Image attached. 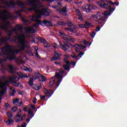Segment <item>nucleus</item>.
Instances as JSON below:
<instances>
[{
	"label": "nucleus",
	"mask_w": 127,
	"mask_h": 127,
	"mask_svg": "<svg viewBox=\"0 0 127 127\" xmlns=\"http://www.w3.org/2000/svg\"><path fill=\"white\" fill-rule=\"evenodd\" d=\"M13 46L12 45H6L4 47L1 48V51L2 52L3 59L0 58V64H2L3 62L9 60V61H12V60H15L16 59V54H18L20 52L19 50H13Z\"/></svg>",
	"instance_id": "1"
},
{
	"label": "nucleus",
	"mask_w": 127,
	"mask_h": 127,
	"mask_svg": "<svg viewBox=\"0 0 127 127\" xmlns=\"http://www.w3.org/2000/svg\"><path fill=\"white\" fill-rule=\"evenodd\" d=\"M13 16L12 14L9 13V12L7 10H4L2 13H0V18L5 23V24L0 26V28L3 30H6L8 28V26H10V23L6 20L11 18Z\"/></svg>",
	"instance_id": "2"
},
{
	"label": "nucleus",
	"mask_w": 127,
	"mask_h": 127,
	"mask_svg": "<svg viewBox=\"0 0 127 127\" xmlns=\"http://www.w3.org/2000/svg\"><path fill=\"white\" fill-rule=\"evenodd\" d=\"M109 11H106L104 12L98 11L96 12V14H93L91 16L92 18H96V19H99V20H105L106 18L108 17V16L111 15V12H113L115 10V8H108Z\"/></svg>",
	"instance_id": "3"
},
{
	"label": "nucleus",
	"mask_w": 127,
	"mask_h": 127,
	"mask_svg": "<svg viewBox=\"0 0 127 127\" xmlns=\"http://www.w3.org/2000/svg\"><path fill=\"white\" fill-rule=\"evenodd\" d=\"M17 40L19 41L20 45L18 46L19 48L22 51H24L26 47V41L25 40V35L24 34H20L17 36Z\"/></svg>",
	"instance_id": "4"
},
{
	"label": "nucleus",
	"mask_w": 127,
	"mask_h": 127,
	"mask_svg": "<svg viewBox=\"0 0 127 127\" xmlns=\"http://www.w3.org/2000/svg\"><path fill=\"white\" fill-rule=\"evenodd\" d=\"M31 20H32V21H37L40 25H42V24L44 23L46 26H48V27H49V26H53V24H52V22H51V21H49L47 19L44 20L43 22L40 20H36V16H32Z\"/></svg>",
	"instance_id": "5"
},
{
	"label": "nucleus",
	"mask_w": 127,
	"mask_h": 127,
	"mask_svg": "<svg viewBox=\"0 0 127 127\" xmlns=\"http://www.w3.org/2000/svg\"><path fill=\"white\" fill-rule=\"evenodd\" d=\"M39 2V0H28V4L29 5H31L32 7L28 8V10H29V11L36 10Z\"/></svg>",
	"instance_id": "6"
},
{
	"label": "nucleus",
	"mask_w": 127,
	"mask_h": 127,
	"mask_svg": "<svg viewBox=\"0 0 127 127\" xmlns=\"http://www.w3.org/2000/svg\"><path fill=\"white\" fill-rule=\"evenodd\" d=\"M18 80H19V78L15 76L14 77H10L8 80L5 82V84H9L10 82V83H12V85L15 86V87H20V85H21V84L19 82L17 83V81H18Z\"/></svg>",
	"instance_id": "7"
},
{
	"label": "nucleus",
	"mask_w": 127,
	"mask_h": 127,
	"mask_svg": "<svg viewBox=\"0 0 127 127\" xmlns=\"http://www.w3.org/2000/svg\"><path fill=\"white\" fill-rule=\"evenodd\" d=\"M76 49L75 50V51L76 53H78L77 55L76 54L73 53L72 55H70V57H72L74 60H76V61H78L80 60V58H82V56L84 55V53L82 52H80V50H81L80 49H78V48H76Z\"/></svg>",
	"instance_id": "8"
},
{
	"label": "nucleus",
	"mask_w": 127,
	"mask_h": 127,
	"mask_svg": "<svg viewBox=\"0 0 127 127\" xmlns=\"http://www.w3.org/2000/svg\"><path fill=\"white\" fill-rule=\"evenodd\" d=\"M83 11H85V12H87V13H89L92 9H94L95 10H97V9H99V8L95 5H92V4H87L85 5L84 6L82 7Z\"/></svg>",
	"instance_id": "9"
},
{
	"label": "nucleus",
	"mask_w": 127,
	"mask_h": 127,
	"mask_svg": "<svg viewBox=\"0 0 127 127\" xmlns=\"http://www.w3.org/2000/svg\"><path fill=\"white\" fill-rule=\"evenodd\" d=\"M50 12H51V10L48 7L44 8L39 10L40 15H43L44 16H49Z\"/></svg>",
	"instance_id": "10"
},
{
	"label": "nucleus",
	"mask_w": 127,
	"mask_h": 127,
	"mask_svg": "<svg viewBox=\"0 0 127 127\" xmlns=\"http://www.w3.org/2000/svg\"><path fill=\"white\" fill-rule=\"evenodd\" d=\"M7 41H10V42H14L16 43V39H13L11 40V37H2L0 39V45H3L4 42H7Z\"/></svg>",
	"instance_id": "11"
},
{
	"label": "nucleus",
	"mask_w": 127,
	"mask_h": 127,
	"mask_svg": "<svg viewBox=\"0 0 127 127\" xmlns=\"http://www.w3.org/2000/svg\"><path fill=\"white\" fill-rule=\"evenodd\" d=\"M66 75L67 74H66L65 75L63 76V75L58 73V72H56L55 77L57 78V79H58L56 84L57 88H58V87H59L60 83L62 82L63 78H64V77H65V76H66Z\"/></svg>",
	"instance_id": "12"
},
{
	"label": "nucleus",
	"mask_w": 127,
	"mask_h": 127,
	"mask_svg": "<svg viewBox=\"0 0 127 127\" xmlns=\"http://www.w3.org/2000/svg\"><path fill=\"white\" fill-rule=\"evenodd\" d=\"M98 5H99V6L101 7L102 8H111V7H112V6H111V5H109L108 3H101V2H97Z\"/></svg>",
	"instance_id": "13"
},
{
	"label": "nucleus",
	"mask_w": 127,
	"mask_h": 127,
	"mask_svg": "<svg viewBox=\"0 0 127 127\" xmlns=\"http://www.w3.org/2000/svg\"><path fill=\"white\" fill-rule=\"evenodd\" d=\"M60 47H61V49L64 50V51H66L70 48L69 45L66 44V43H64V44L60 42Z\"/></svg>",
	"instance_id": "14"
},
{
	"label": "nucleus",
	"mask_w": 127,
	"mask_h": 127,
	"mask_svg": "<svg viewBox=\"0 0 127 127\" xmlns=\"http://www.w3.org/2000/svg\"><path fill=\"white\" fill-rule=\"evenodd\" d=\"M32 88L34 89V90H36V91H39V90H40V89H41L42 87L41 86V84H37L36 85L34 84Z\"/></svg>",
	"instance_id": "15"
},
{
	"label": "nucleus",
	"mask_w": 127,
	"mask_h": 127,
	"mask_svg": "<svg viewBox=\"0 0 127 127\" xmlns=\"http://www.w3.org/2000/svg\"><path fill=\"white\" fill-rule=\"evenodd\" d=\"M74 47L75 48H78L79 49L82 50V49H85V48H86V47H87V46H83V45L75 44L74 45Z\"/></svg>",
	"instance_id": "16"
},
{
	"label": "nucleus",
	"mask_w": 127,
	"mask_h": 127,
	"mask_svg": "<svg viewBox=\"0 0 127 127\" xmlns=\"http://www.w3.org/2000/svg\"><path fill=\"white\" fill-rule=\"evenodd\" d=\"M5 86V84L2 83L1 85H0V88H1L3 90V89H4ZM5 93V90H3L2 91L0 90V94L2 96H3V95H4Z\"/></svg>",
	"instance_id": "17"
},
{
	"label": "nucleus",
	"mask_w": 127,
	"mask_h": 127,
	"mask_svg": "<svg viewBox=\"0 0 127 127\" xmlns=\"http://www.w3.org/2000/svg\"><path fill=\"white\" fill-rule=\"evenodd\" d=\"M54 93V91L52 90H47L46 92H45L46 96L47 97H51L52 95H53V93Z\"/></svg>",
	"instance_id": "18"
},
{
	"label": "nucleus",
	"mask_w": 127,
	"mask_h": 127,
	"mask_svg": "<svg viewBox=\"0 0 127 127\" xmlns=\"http://www.w3.org/2000/svg\"><path fill=\"white\" fill-rule=\"evenodd\" d=\"M17 3L19 7H20L22 9H24V8H25V7L24 6V3L22 2V1H18Z\"/></svg>",
	"instance_id": "19"
},
{
	"label": "nucleus",
	"mask_w": 127,
	"mask_h": 127,
	"mask_svg": "<svg viewBox=\"0 0 127 127\" xmlns=\"http://www.w3.org/2000/svg\"><path fill=\"white\" fill-rule=\"evenodd\" d=\"M5 4L6 5H7V6H8L9 7H12V6H14L15 3H14V2L13 1H10L9 3H8V2L6 1L5 3Z\"/></svg>",
	"instance_id": "20"
},
{
	"label": "nucleus",
	"mask_w": 127,
	"mask_h": 127,
	"mask_svg": "<svg viewBox=\"0 0 127 127\" xmlns=\"http://www.w3.org/2000/svg\"><path fill=\"white\" fill-rule=\"evenodd\" d=\"M98 20H96L97 22H98V24H101L100 26L101 27H103L104 26V24H105V22H103V20H100L99 19H97ZM104 21H107V18H105V20H104Z\"/></svg>",
	"instance_id": "21"
},
{
	"label": "nucleus",
	"mask_w": 127,
	"mask_h": 127,
	"mask_svg": "<svg viewBox=\"0 0 127 127\" xmlns=\"http://www.w3.org/2000/svg\"><path fill=\"white\" fill-rule=\"evenodd\" d=\"M39 80L40 82H45V81H46V77L44 75H40L39 76Z\"/></svg>",
	"instance_id": "22"
},
{
	"label": "nucleus",
	"mask_w": 127,
	"mask_h": 127,
	"mask_svg": "<svg viewBox=\"0 0 127 127\" xmlns=\"http://www.w3.org/2000/svg\"><path fill=\"white\" fill-rule=\"evenodd\" d=\"M18 75L20 79H23V78H28V76L26 75H24L22 72H18Z\"/></svg>",
	"instance_id": "23"
},
{
	"label": "nucleus",
	"mask_w": 127,
	"mask_h": 127,
	"mask_svg": "<svg viewBox=\"0 0 127 127\" xmlns=\"http://www.w3.org/2000/svg\"><path fill=\"white\" fill-rule=\"evenodd\" d=\"M84 25L85 26V28H89V27H90V26L91 27H92V26H94V25H93V24H92V23H90L87 21L85 22V24H84Z\"/></svg>",
	"instance_id": "24"
},
{
	"label": "nucleus",
	"mask_w": 127,
	"mask_h": 127,
	"mask_svg": "<svg viewBox=\"0 0 127 127\" xmlns=\"http://www.w3.org/2000/svg\"><path fill=\"white\" fill-rule=\"evenodd\" d=\"M63 39L64 40H68L70 41H72V40H73V39L71 38L70 36L67 35H65V37H63Z\"/></svg>",
	"instance_id": "25"
},
{
	"label": "nucleus",
	"mask_w": 127,
	"mask_h": 127,
	"mask_svg": "<svg viewBox=\"0 0 127 127\" xmlns=\"http://www.w3.org/2000/svg\"><path fill=\"white\" fill-rule=\"evenodd\" d=\"M63 68L64 69V70H66V71H70V65L68 64H63Z\"/></svg>",
	"instance_id": "26"
},
{
	"label": "nucleus",
	"mask_w": 127,
	"mask_h": 127,
	"mask_svg": "<svg viewBox=\"0 0 127 127\" xmlns=\"http://www.w3.org/2000/svg\"><path fill=\"white\" fill-rule=\"evenodd\" d=\"M9 68V72L11 73V74H13L14 73V71L13 70V65H10L8 66Z\"/></svg>",
	"instance_id": "27"
},
{
	"label": "nucleus",
	"mask_w": 127,
	"mask_h": 127,
	"mask_svg": "<svg viewBox=\"0 0 127 127\" xmlns=\"http://www.w3.org/2000/svg\"><path fill=\"white\" fill-rule=\"evenodd\" d=\"M38 40L39 41H40V42H41L42 43H43L44 44H46L47 41H46V40H45V39L41 38V37H39L38 38Z\"/></svg>",
	"instance_id": "28"
},
{
	"label": "nucleus",
	"mask_w": 127,
	"mask_h": 127,
	"mask_svg": "<svg viewBox=\"0 0 127 127\" xmlns=\"http://www.w3.org/2000/svg\"><path fill=\"white\" fill-rule=\"evenodd\" d=\"M28 114L29 116H31V117H30V118H31V119H32V118H33V117H34V114H33V112L32 111V110L30 109L28 111Z\"/></svg>",
	"instance_id": "29"
},
{
	"label": "nucleus",
	"mask_w": 127,
	"mask_h": 127,
	"mask_svg": "<svg viewBox=\"0 0 127 127\" xmlns=\"http://www.w3.org/2000/svg\"><path fill=\"white\" fill-rule=\"evenodd\" d=\"M5 32L7 35L8 36H9V37H10V36H11V35H12V34H13V33L12 32V31L9 30H6Z\"/></svg>",
	"instance_id": "30"
},
{
	"label": "nucleus",
	"mask_w": 127,
	"mask_h": 127,
	"mask_svg": "<svg viewBox=\"0 0 127 127\" xmlns=\"http://www.w3.org/2000/svg\"><path fill=\"white\" fill-rule=\"evenodd\" d=\"M33 81H34L33 78H31L28 82V83L29 84V86H30V87H33V86L34 85Z\"/></svg>",
	"instance_id": "31"
},
{
	"label": "nucleus",
	"mask_w": 127,
	"mask_h": 127,
	"mask_svg": "<svg viewBox=\"0 0 127 127\" xmlns=\"http://www.w3.org/2000/svg\"><path fill=\"white\" fill-rule=\"evenodd\" d=\"M31 31H33V33H35V32H36V31L33 28H30L26 30L27 33H30Z\"/></svg>",
	"instance_id": "32"
},
{
	"label": "nucleus",
	"mask_w": 127,
	"mask_h": 127,
	"mask_svg": "<svg viewBox=\"0 0 127 127\" xmlns=\"http://www.w3.org/2000/svg\"><path fill=\"white\" fill-rule=\"evenodd\" d=\"M59 11H60V12H64V13H66V12H67V8L66 6H64L63 8V9L59 10Z\"/></svg>",
	"instance_id": "33"
},
{
	"label": "nucleus",
	"mask_w": 127,
	"mask_h": 127,
	"mask_svg": "<svg viewBox=\"0 0 127 127\" xmlns=\"http://www.w3.org/2000/svg\"><path fill=\"white\" fill-rule=\"evenodd\" d=\"M60 57H55L54 56L53 58H51V61H55L56 60H60Z\"/></svg>",
	"instance_id": "34"
},
{
	"label": "nucleus",
	"mask_w": 127,
	"mask_h": 127,
	"mask_svg": "<svg viewBox=\"0 0 127 127\" xmlns=\"http://www.w3.org/2000/svg\"><path fill=\"white\" fill-rule=\"evenodd\" d=\"M54 56L56 57H60V56H61V54L59 53L57 51H55L54 54Z\"/></svg>",
	"instance_id": "35"
},
{
	"label": "nucleus",
	"mask_w": 127,
	"mask_h": 127,
	"mask_svg": "<svg viewBox=\"0 0 127 127\" xmlns=\"http://www.w3.org/2000/svg\"><path fill=\"white\" fill-rule=\"evenodd\" d=\"M54 84H55V80H53L52 81H50L49 82L50 87H51V88H52V87H53V85H54Z\"/></svg>",
	"instance_id": "36"
},
{
	"label": "nucleus",
	"mask_w": 127,
	"mask_h": 127,
	"mask_svg": "<svg viewBox=\"0 0 127 127\" xmlns=\"http://www.w3.org/2000/svg\"><path fill=\"white\" fill-rule=\"evenodd\" d=\"M19 103V99L16 98L15 100L13 101V105H16V104Z\"/></svg>",
	"instance_id": "37"
},
{
	"label": "nucleus",
	"mask_w": 127,
	"mask_h": 127,
	"mask_svg": "<svg viewBox=\"0 0 127 127\" xmlns=\"http://www.w3.org/2000/svg\"><path fill=\"white\" fill-rule=\"evenodd\" d=\"M43 0V1H47L49 3H52L53 1H58L59 0Z\"/></svg>",
	"instance_id": "38"
},
{
	"label": "nucleus",
	"mask_w": 127,
	"mask_h": 127,
	"mask_svg": "<svg viewBox=\"0 0 127 127\" xmlns=\"http://www.w3.org/2000/svg\"><path fill=\"white\" fill-rule=\"evenodd\" d=\"M7 116L8 117V118H9V119H11L12 118V114H11V112H10V111H8L7 113Z\"/></svg>",
	"instance_id": "39"
},
{
	"label": "nucleus",
	"mask_w": 127,
	"mask_h": 127,
	"mask_svg": "<svg viewBox=\"0 0 127 127\" xmlns=\"http://www.w3.org/2000/svg\"><path fill=\"white\" fill-rule=\"evenodd\" d=\"M44 47H45V48H50V47H51V45L50 43L47 42L44 45Z\"/></svg>",
	"instance_id": "40"
},
{
	"label": "nucleus",
	"mask_w": 127,
	"mask_h": 127,
	"mask_svg": "<svg viewBox=\"0 0 127 127\" xmlns=\"http://www.w3.org/2000/svg\"><path fill=\"white\" fill-rule=\"evenodd\" d=\"M12 113H15V112H16V111H17V107H16V106H14L12 108L11 110Z\"/></svg>",
	"instance_id": "41"
},
{
	"label": "nucleus",
	"mask_w": 127,
	"mask_h": 127,
	"mask_svg": "<svg viewBox=\"0 0 127 127\" xmlns=\"http://www.w3.org/2000/svg\"><path fill=\"white\" fill-rule=\"evenodd\" d=\"M14 122V120L12 119H8V121L6 122V124L7 125H10V124H12Z\"/></svg>",
	"instance_id": "42"
},
{
	"label": "nucleus",
	"mask_w": 127,
	"mask_h": 127,
	"mask_svg": "<svg viewBox=\"0 0 127 127\" xmlns=\"http://www.w3.org/2000/svg\"><path fill=\"white\" fill-rule=\"evenodd\" d=\"M58 24L59 25H62L63 26H65V25H66V24L63 21H58Z\"/></svg>",
	"instance_id": "43"
},
{
	"label": "nucleus",
	"mask_w": 127,
	"mask_h": 127,
	"mask_svg": "<svg viewBox=\"0 0 127 127\" xmlns=\"http://www.w3.org/2000/svg\"><path fill=\"white\" fill-rule=\"evenodd\" d=\"M106 2H107V3L108 4H110V5H114V4H116V2H113L112 1H110V0H107L106 1Z\"/></svg>",
	"instance_id": "44"
},
{
	"label": "nucleus",
	"mask_w": 127,
	"mask_h": 127,
	"mask_svg": "<svg viewBox=\"0 0 127 127\" xmlns=\"http://www.w3.org/2000/svg\"><path fill=\"white\" fill-rule=\"evenodd\" d=\"M65 41L64 42V43H65V44H67V45H68V46H71V45H72V44H71V43H70V41H69L68 40H65Z\"/></svg>",
	"instance_id": "45"
},
{
	"label": "nucleus",
	"mask_w": 127,
	"mask_h": 127,
	"mask_svg": "<svg viewBox=\"0 0 127 127\" xmlns=\"http://www.w3.org/2000/svg\"><path fill=\"white\" fill-rule=\"evenodd\" d=\"M46 97H47V95H45V96L40 95V98L41 101H44L45 100V98H46Z\"/></svg>",
	"instance_id": "46"
},
{
	"label": "nucleus",
	"mask_w": 127,
	"mask_h": 127,
	"mask_svg": "<svg viewBox=\"0 0 127 127\" xmlns=\"http://www.w3.org/2000/svg\"><path fill=\"white\" fill-rule=\"evenodd\" d=\"M24 71H28V72H32L33 70H32V69L31 68H29L27 67H25V68L24 69Z\"/></svg>",
	"instance_id": "47"
},
{
	"label": "nucleus",
	"mask_w": 127,
	"mask_h": 127,
	"mask_svg": "<svg viewBox=\"0 0 127 127\" xmlns=\"http://www.w3.org/2000/svg\"><path fill=\"white\" fill-rule=\"evenodd\" d=\"M10 29H12V30H11V31H12V32L13 33V32H16V31H17V29H16V28H15L14 27H10Z\"/></svg>",
	"instance_id": "48"
},
{
	"label": "nucleus",
	"mask_w": 127,
	"mask_h": 127,
	"mask_svg": "<svg viewBox=\"0 0 127 127\" xmlns=\"http://www.w3.org/2000/svg\"><path fill=\"white\" fill-rule=\"evenodd\" d=\"M95 35H96V33L94 32H91L90 33V36L91 37H92V38H94V37H95Z\"/></svg>",
	"instance_id": "49"
},
{
	"label": "nucleus",
	"mask_w": 127,
	"mask_h": 127,
	"mask_svg": "<svg viewBox=\"0 0 127 127\" xmlns=\"http://www.w3.org/2000/svg\"><path fill=\"white\" fill-rule=\"evenodd\" d=\"M76 12L78 16H82V14L81 13V12L80 11V10H79V9H76Z\"/></svg>",
	"instance_id": "50"
},
{
	"label": "nucleus",
	"mask_w": 127,
	"mask_h": 127,
	"mask_svg": "<svg viewBox=\"0 0 127 127\" xmlns=\"http://www.w3.org/2000/svg\"><path fill=\"white\" fill-rule=\"evenodd\" d=\"M59 34H60L61 36H63V37H65L66 36V34L62 32H59Z\"/></svg>",
	"instance_id": "51"
},
{
	"label": "nucleus",
	"mask_w": 127,
	"mask_h": 127,
	"mask_svg": "<svg viewBox=\"0 0 127 127\" xmlns=\"http://www.w3.org/2000/svg\"><path fill=\"white\" fill-rule=\"evenodd\" d=\"M79 27L80 28H86V27L85 26V24H81L79 25Z\"/></svg>",
	"instance_id": "52"
},
{
	"label": "nucleus",
	"mask_w": 127,
	"mask_h": 127,
	"mask_svg": "<svg viewBox=\"0 0 127 127\" xmlns=\"http://www.w3.org/2000/svg\"><path fill=\"white\" fill-rule=\"evenodd\" d=\"M15 92H16V91L15 90V89H13V90H12V93L10 94V96H14V94H15Z\"/></svg>",
	"instance_id": "53"
},
{
	"label": "nucleus",
	"mask_w": 127,
	"mask_h": 127,
	"mask_svg": "<svg viewBox=\"0 0 127 127\" xmlns=\"http://www.w3.org/2000/svg\"><path fill=\"white\" fill-rule=\"evenodd\" d=\"M101 26L100 27L99 26H98L95 29V30H96V31H100V30H101Z\"/></svg>",
	"instance_id": "54"
},
{
	"label": "nucleus",
	"mask_w": 127,
	"mask_h": 127,
	"mask_svg": "<svg viewBox=\"0 0 127 127\" xmlns=\"http://www.w3.org/2000/svg\"><path fill=\"white\" fill-rule=\"evenodd\" d=\"M25 116H26V115L24 114V115H23L21 117V120H20V122H22V121H23V120H25Z\"/></svg>",
	"instance_id": "55"
},
{
	"label": "nucleus",
	"mask_w": 127,
	"mask_h": 127,
	"mask_svg": "<svg viewBox=\"0 0 127 127\" xmlns=\"http://www.w3.org/2000/svg\"><path fill=\"white\" fill-rule=\"evenodd\" d=\"M52 7H53V8H54L55 9H57V10L59 11V10L58 9V5H53Z\"/></svg>",
	"instance_id": "56"
},
{
	"label": "nucleus",
	"mask_w": 127,
	"mask_h": 127,
	"mask_svg": "<svg viewBox=\"0 0 127 127\" xmlns=\"http://www.w3.org/2000/svg\"><path fill=\"white\" fill-rule=\"evenodd\" d=\"M5 108L8 109V108H10V106L9 104H8V103H5Z\"/></svg>",
	"instance_id": "57"
},
{
	"label": "nucleus",
	"mask_w": 127,
	"mask_h": 127,
	"mask_svg": "<svg viewBox=\"0 0 127 127\" xmlns=\"http://www.w3.org/2000/svg\"><path fill=\"white\" fill-rule=\"evenodd\" d=\"M83 44H84V45H89V42L87 41H83Z\"/></svg>",
	"instance_id": "58"
},
{
	"label": "nucleus",
	"mask_w": 127,
	"mask_h": 127,
	"mask_svg": "<svg viewBox=\"0 0 127 127\" xmlns=\"http://www.w3.org/2000/svg\"><path fill=\"white\" fill-rule=\"evenodd\" d=\"M33 78L34 79V80H37V79L39 80V76L38 75L34 76Z\"/></svg>",
	"instance_id": "59"
},
{
	"label": "nucleus",
	"mask_w": 127,
	"mask_h": 127,
	"mask_svg": "<svg viewBox=\"0 0 127 127\" xmlns=\"http://www.w3.org/2000/svg\"><path fill=\"white\" fill-rule=\"evenodd\" d=\"M53 46L54 48H55V49L57 48V43H54Z\"/></svg>",
	"instance_id": "60"
},
{
	"label": "nucleus",
	"mask_w": 127,
	"mask_h": 127,
	"mask_svg": "<svg viewBox=\"0 0 127 127\" xmlns=\"http://www.w3.org/2000/svg\"><path fill=\"white\" fill-rule=\"evenodd\" d=\"M17 29L19 31H22V27L18 26Z\"/></svg>",
	"instance_id": "61"
},
{
	"label": "nucleus",
	"mask_w": 127,
	"mask_h": 127,
	"mask_svg": "<svg viewBox=\"0 0 127 127\" xmlns=\"http://www.w3.org/2000/svg\"><path fill=\"white\" fill-rule=\"evenodd\" d=\"M36 101H37V99H36V98H34L33 100V104H36Z\"/></svg>",
	"instance_id": "62"
},
{
	"label": "nucleus",
	"mask_w": 127,
	"mask_h": 127,
	"mask_svg": "<svg viewBox=\"0 0 127 127\" xmlns=\"http://www.w3.org/2000/svg\"><path fill=\"white\" fill-rule=\"evenodd\" d=\"M65 71L64 70H62L60 71H59V73H58V74H64Z\"/></svg>",
	"instance_id": "63"
},
{
	"label": "nucleus",
	"mask_w": 127,
	"mask_h": 127,
	"mask_svg": "<svg viewBox=\"0 0 127 127\" xmlns=\"http://www.w3.org/2000/svg\"><path fill=\"white\" fill-rule=\"evenodd\" d=\"M64 62L66 64V65H70V62H69V61L64 60Z\"/></svg>",
	"instance_id": "64"
}]
</instances>
